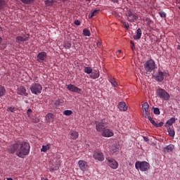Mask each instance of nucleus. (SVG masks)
I'll use <instances>...</instances> for the list:
<instances>
[{"label":"nucleus","mask_w":180,"mask_h":180,"mask_svg":"<svg viewBox=\"0 0 180 180\" xmlns=\"http://www.w3.org/2000/svg\"><path fill=\"white\" fill-rule=\"evenodd\" d=\"M11 154H15L20 158H25L30 153V145L27 142H15L8 148Z\"/></svg>","instance_id":"obj_1"},{"label":"nucleus","mask_w":180,"mask_h":180,"mask_svg":"<svg viewBox=\"0 0 180 180\" xmlns=\"http://www.w3.org/2000/svg\"><path fill=\"white\" fill-rule=\"evenodd\" d=\"M150 163L146 161H138L135 163V168L136 169H140L141 172H147L148 169H150Z\"/></svg>","instance_id":"obj_2"},{"label":"nucleus","mask_w":180,"mask_h":180,"mask_svg":"<svg viewBox=\"0 0 180 180\" xmlns=\"http://www.w3.org/2000/svg\"><path fill=\"white\" fill-rule=\"evenodd\" d=\"M145 71L146 74H150L152 71H154L157 68V65L153 59L147 60L144 65Z\"/></svg>","instance_id":"obj_3"},{"label":"nucleus","mask_w":180,"mask_h":180,"mask_svg":"<svg viewBox=\"0 0 180 180\" xmlns=\"http://www.w3.org/2000/svg\"><path fill=\"white\" fill-rule=\"evenodd\" d=\"M157 96L160 99H162V101H169L171 96H169V94L165 91L164 89L159 88L156 91Z\"/></svg>","instance_id":"obj_4"},{"label":"nucleus","mask_w":180,"mask_h":180,"mask_svg":"<svg viewBox=\"0 0 180 180\" xmlns=\"http://www.w3.org/2000/svg\"><path fill=\"white\" fill-rule=\"evenodd\" d=\"M30 89L33 95H40L41 91H43V86L39 83H33L31 84Z\"/></svg>","instance_id":"obj_5"},{"label":"nucleus","mask_w":180,"mask_h":180,"mask_svg":"<svg viewBox=\"0 0 180 180\" xmlns=\"http://www.w3.org/2000/svg\"><path fill=\"white\" fill-rule=\"evenodd\" d=\"M106 129V122L102 120L101 122H96V131L102 133Z\"/></svg>","instance_id":"obj_6"},{"label":"nucleus","mask_w":180,"mask_h":180,"mask_svg":"<svg viewBox=\"0 0 180 180\" xmlns=\"http://www.w3.org/2000/svg\"><path fill=\"white\" fill-rule=\"evenodd\" d=\"M127 17L128 22H130L131 23H133V22H136V20L139 19V16H137V14L131 11H128L127 13Z\"/></svg>","instance_id":"obj_7"},{"label":"nucleus","mask_w":180,"mask_h":180,"mask_svg":"<svg viewBox=\"0 0 180 180\" xmlns=\"http://www.w3.org/2000/svg\"><path fill=\"white\" fill-rule=\"evenodd\" d=\"M106 161L108 165H109L110 168H112V169H117V167H119V163L112 158H106Z\"/></svg>","instance_id":"obj_8"},{"label":"nucleus","mask_w":180,"mask_h":180,"mask_svg":"<svg viewBox=\"0 0 180 180\" xmlns=\"http://www.w3.org/2000/svg\"><path fill=\"white\" fill-rule=\"evenodd\" d=\"M30 35L26 34L23 36H18L15 38V42L18 44H23L25 41H27L29 40Z\"/></svg>","instance_id":"obj_9"},{"label":"nucleus","mask_w":180,"mask_h":180,"mask_svg":"<svg viewBox=\"0 0 180 180\" xmlns=\"http://www.w3.org/2000/svg\"><path fill=\"white\" fill-rule=\"evenodd\" d=\"M101 135L103 137H113L114 133L113 131L110 129L105 128L102 132Z\"/></svg>","instance_id":"obj_10"},{"label":"nucleus","mask_w":180,"mask_h":180,"mask_svg":"<svg viewBox=\"0 0 180 180\" xmlns=\"http://www.w3.org/2000/svg\"><path fill=\"white\" fill-rule=\"evenodd\" d=\"M79 167L81 169V171H87L89 166L88 162H85V160H79L78 162Z\"/></svg>","instance_id":"obj_11"},{"label":"nucleus","mask_w":180,"mask_h":180,"mask_svg":"<svg viewBox=\"0 0 180 180\" xmlns=\"http://www.w3.org/2000/svg\"><path fill=\"white\" fill-rule=\"evenodd\" d=\"M38 63H43L47 58V53L42 51L38 53L37 56Z\"/></svg>","instance_id":"obj_12"},{"label":"nucleus","mask_w":180,"mask_h":180,"mask_svg":"<svg viewBox=\"0 0 180 180\" xmlns=\"http://www.w3.org/2000/svg\"><path fill=\"white\" fill-rule=\"evenodd\" d=\"M165 74H167V73L159 71L153 77H155V81H158V82H162V81H164V77H165Z\"/></svg>","instance_id":"obj_13"},{"label":"nucleus","mask_w":180,"mask_h":180,"mask_svg":"<svg viewBox=\"0 0 180 180\" xmlns=\"http://www.w3.org/2000/svg\"><path fill=\"white\" fill-rule=\"evenodd\" d=\"M67 89L71 92H76L77 94H81L82 91L81 89L77 87V86L74 84L68 85Z\"/></svg>","instance_id":"obj_14"},{"label":"nucleus","mask_w":180,"mask_h":180,"mask_svg":"<svg viewBox=\"0 0 180 180\" xmlns=\"http://www.w3.org/2000/svg\"><path fill=\"white\" fill-rule=\"evenodd\" d=\"M93 157L97 161H103V160H105V157L103 156V153L102 152L94 153Z\"/></svg>","instance_id":"obj_15"},{"label":"nucleus","mask_w":180,"mask_h":180,"mask_svg":"<svg viewBox=\"0 0 180 180\" xmlns=\"http://www.w3.org/2000/svg\"><path fill=\"white\" fill-rule=\"evenodd\" d=\"M17 94L18 95H21L24 96H27V95H29L27 92H26V88H25V86H20V87L18 88L17 89Z\"/></svg>","instance_id":"obj_16"},{"label":"nucleus","mask_w":180,"mask_h":180,"mask_svg":"<svg viewBox=\"0 0 180 180\" xmlns=\"http://www.w3.org/2000/svg\"><path fill=\"white\" fill-rule=\"evenodd\" d=\"M174 148H175V146L174 145L169 144L167 146L164 148L163 151L165 153H172Z\"/></svg>","instance_id":"obj_17"},{"label":"nucleus","mask_w":180,"mask_h":180,"mask_svg":"<svg viewBox=\"0 0 180 180\" xmlns=\"http://www.w3.org/2000/svg\"><path fill=\"white\" fill-rule=\"evenodd\" d=\"M118 108L121 112H126L127 110V105H126V103L120 102L118 105Z\"/></svg>","instance_id":"obj_18"},{"label":"nucleus","mask_w":180,"mask_h":180,"mask_svg":"<svg viewBox=\"0 0 180 180\" xmlns=\"http://www.w3.org/2000/svg\"><path fill=\"white\" fill-rule=\"evenodd\" d=\"M141 34H143V31L139 28L136 30V34L134 36V40H140L141 39Z\"/></svg>","instance_id":"obj_19"},{"label":"nucleus","mask_w":180,"mask_h":180,"mask_svg":"<svg viewBox=\"0 0 180 180\" xmlns=\"http://www.w3.org/2000/svg\"><path fill=\"white\" fill-rule=\"evenodd\" d=\"M90 78H92V79H96L97 78H99V70H94L91 75H90Z\"/></svg>","instance_id":"obj_20"},{"label":"nucleus","mask_w":180,"mask_h":180,"mask_svg":"<svg viewBox=\"0 0 180 180\" xmlns=\"http://www.w3.org/2000/svg\"><path fill=\"white\" fill-rule=\"evenodd\" d=\"M120 151V146L117 144H113L111 147V153L115 154V153H119Z\"/></svg>","instance_id":"obj_21"},{"label":"nucleus","mask_w":180,"mask_h":180,"mask_svg":"<svg viewBox=\"0 0 180 180\" xmlns=\"http://www.w3.org/2000/svg\"><path fill=\"white\" fill-rule=\"evenodd\" d=\"M78 136H79V134L75 131L70 132V139H72V140H77L78 139Z\"/></svg>","instance_id":"obj_22"},{"label":"nucleus","mask_w":180,"mask_h":180,"mask_svg":"<svg viewBox=\"0 0 180 180\" xmlns=\"http://www.w3.org/2000/svg\"><path fill=\"white\" fill-rule=\"evenodd\" d=\"M108 81L109 82H110L112 86H115V87L117 86V82H116V79H115V77H108Z\"/></svg>","instance_id":"obj_23"},{"label":"nucleus","mask_w":180,"mask_h":180,"mask_svg":"<svg viewBox=\"0 0 180 180\" xmlns=\"http://www.w3.org/2000/svg\"><path fill=\"white\" fill-rule=\"evenodd\" d=\"M51 145L50 143H48L46 146H42V148L41 149V153H47L49 150H50Z\"/></svg>","instance_id":"obj_24"},{"label":"nucleus","mask_w":180,"mask_h":180,"mask_svg":"<svg viewBox=\"0 0 180 180\" xmlns=\"http://www.w3.org/2000/svg\"><path fill=\"white\" fill-rule=\"evenodd\" d=\"M6 1V0H0V11L2 9H5L7 6Z\"/></svg>","instance_id":"obj_25"},{"label":"nucleus","mask_w":180,"mask_h":180,"mask_svg":"<svg viewBox=\"0 0 180 180\" xmlns=\"http://www.w3.org/2000/svg\"><path fill=\"white\" fill-rule=\"evenodd\" d=\"M167 131H168L169 136H170V137H174L175 136V130H174V128L169 127L167 129Z\"/></svg>","instance_id":"obj_26"},{"label":"nucleus","mask_w":180,"mask_h":180,"mask_svg":"<svg viewBox=\"0 0 180 180\" xmlns=\"http://www.w3.org/2000/svg\"><path fill=\"white\" fill-rule=\"evenodd\" d=\"M54 119V115H53V113L49 112L46 115V120L48 122H52V120Z\"/></svg>","instance_id":"obj_27"},{"label":"nucleus","mask_w":180,"mask_h":180,"mask_svg":"<svg viewBox=\"0 0 180 180\" xmlns=\"http://www.w3.org/2000/svg\"><path fill=\"white\" fill-rule=\"evenodd\" d=\"M98 13H99V10H94L93 12L89 14V18L92 19V18H94V16H96Z\"/></svg>","instance_id":"obj_28"},{"label":"nucleus","mask_w":180,"mask_h":180,"mask_svg":"<svg viewBox=\"0 0 180 180\" xmlns=\"http://www.w3.org/2000/svg\"><path fill=\"white\" fill-rule=\"evenodd\" d=\"M93 71H94V70L91 67H85L84 69V72L86 74H92Z\"/></svg>","instance_id":"obj_29"},{"label":"nucleus","mask_w":180,"mask_h":180,"mask_svg":"<svg viewBox=\"0 0 180 180\" xmlns=\"http://www.w3.org/2000/svg\"><path fill=\"white\" fill-rule=\"evenodd\" d=\"M5 94H6V89H5V87L0 86V98L4 96Z\"/></svg>","instance_id":"obj_30"},{"label":"nucleus","mask_w":180,"mask_h":180,"mask_svg":"<svg viewBox=\"0 0 180 180\" xmlns=\"http://www.w3.org/2000/svg\"><path fill=\"white\" fill-rule=\"evenodd\" d=\"M150 108V105H148V103L146 102L142 105V110L143 112L148 111Z\"/></svg>","instance_id":"obj_31"},{"label":"nucleus","mask_w":180,"mask_h":180,"mask_svg":"<svg viewBox=\"0 0 180 180\" xmlns=\"http://www.w3.org/2000/svg\"><path fill=\"white\" fill-rule=\"evenodd\" d=\"M175 123V117H172L167 122H166V124H168V126H172Z\"/></svg>","instance_id":"obj_32"},{"label":"nucleus","mask_w":180,"mask_h":180,"mask_svg":"<svg viewBox=\"0 0 180 180\" xmlns=\"http://www.w3.org/2000/svg\"><path fill=\"white\" fill-rule=\"evenodd\" d=\"M71 46H72L71 42H70V41H65L63 44V47H65V49H71Z\"/></svg>","instance_id":"obj_33"},{"label":"nucleus","mask_w":180,"mask_h":180,"mask_svg":"<svg viewBox=\"0 0 180 180\" xmlns=\"http://www.w3.org/2000/svg\"><path fill=\"white\" fill-rule=\"evenodd\" d=\"M83 34H84V36L89 37V36H91V31H89V30H88V29H84L83 30Z\"/></svg>","instance_id":"obj_34"},{"label":"nucleus","mask_w":180,"mask_h":180,"mask_svg":"<svg viewBox=\"0 0 180 180\" xmlns=\"http://www.w3.org/2000/svg\"><path fill=\"white\" fill-rule=\"evenodd\" d=\"M22 4H25V5H29L34 2V0H20Z\"/></svg>","instance_id":"obj_35"},{"label":"nucleus","mask_w":180,"mask_h":180,"mask_svg":"<svg viewBox=\"0 0 180 180\" xmlns=\"http://www.w3.org/2000/svg\"><path fill=\"white\" fill-rule=\"evenodd\" d=\"M63 115H65V116H71V115H72V111L70 110H66L63 112Z\"/></svg>","instance_id":"obj_36"},{"label":"nucleus","mask_w":180,"mask_h":180,"mask_svg":"<svg viewBox=\"0 0 180 180\" xmlns=\"http://www.w3.org/2000/svg\"><path fill=\"white\" fill-rule=\"evenodd\" d=\"M45 4L46 5V6H51V5H53V0L45 1Z\"/></svg>","instance_id":"obj_37"},{"label":"nucleus","mask_w":180,"mask_h":180,"mask_svg":"<svg viewBox=\"0 0 180 180\" xmlns=\"http://www.w3.org/2000/svg\"><path fill=\"white\" fill-rule=\"evenodd\" d=\"M143 115L144 116V117H146L147 119V117H148L150 116V111H143Z\"/></svg>","instance_id":"obj_38"},{"label":"nucleus","mask_w":180,"mask_h":180,"mask_svg":"<svg viewBox=\"0 0 180 180\" xmlns=\"http://www.w3.org/2000/svg\"><path fill=\"white\" fill-rule=\"evenodd\" d=\"M122 25L127 30L130 28V25H129V22H122Z\"/></svg>","instance_id":"obj_39"},{"label":"nucleus","mask_w":180,"mask_h":180,"mask_svg":"<svg viewBox=\"0 0 180 180\" xmlns=\"http://www.w3.org/2000/svg\"><path fill=\"white\" fill-rule=\"evenodd\" d=\"M58 168H59L58 166H56L54 167H50L49 171L51 172H54V171H57L58 169Z\"/></svg>","instance_id":"obj_40"},{"label":"nucleus","mask_w":180,"mask_h":180,"mask_svg":"<svg viewBox=\"0 0 180 180\" xmlns=\"http://www.w3.org/2000/svg\"><path fill=\"white\" fill-rule=\"evenodd\" d=\"M153 112H154L155 115H160V108H155L153 109Z\"/></svg>","instance_id":"obj_41"},{"label":"nucleus","mask_w":180,"mask_h":180,"mask_svg":"<svg viewBox=\"0 0 180 180\" xmlns=\"http://www.w3.org/2000/svg\"><path fill=\"white\" fill-rule=\"evenodd\" d=\"M56 103H58V105H64V100L58 99V101H56Z\"/></svg>","instance_id":"obj_42"},{"label":"nucleus","mask_w":180,"mask_h":180,"mask_svg":"<svg viewBox=\"0 0 180 180\" xmlns=\"http://www.w3.org/2000/svg\"><path fill=\"white\" fill-rule=\"evenodd\" d=\"M162 126H164V122H160L159 123H156V125L155 126V127H162Z\"/></svg>","instance_id":"obj_43"},{"label":"nucleus","mask_w":180,"mask_h":180,"mask_svg":"<svg viewBox=\"0 0 180 180\" xmlns=\"http://www.w3.org/2000/svg\"><path fill=\"white\" fill-rule=\"evenodd\" d=\"M159 14H160V18H165L167 16V14L164 11L159 13Z\"/></svg>","instance_id":"obj_44"},{"label":"nucleus","mask_w":180,"mask_h":180,"mask_svg":"<svg viewBox=\"0 0 180 180\" xmlns=\"http://www.w3.org/2000/svg\"><path fill=\"white\" fill-rule=\"evenodd\" d=\"M130 43L131 44V50H132V51H134V50H136V46L134 45V42H133V41H131Z\"/></svg>","instance_id":"obj_45"},{"label":"nucleus","mask_w":180,"mask_h":180,"mask_svg":"<svg viewBox=\"0 0 180 180\" xmlns=\"http://www.w3.org/2000/svg\"><path fill=\"white\" fill-rule=\"evenodd\" d=\"M7 110H9L10 112H15V110H16V108L8 107Z\"/></svg>","instance_id":"obj_46"},{"label":"nucleus","mask_w":180,"mask_h":180,"mask_svg":"<svg viewBox=\"0 0 180 180\" xmlns=\"http://www.w3.org/2000/svg\"><path fill=\"white\" fill-rule=\"evenodd\" d=\"M75 25H76V26H79V25H81V21L79 20H75Z\"/></svg>","instance_id":"obj_47"},{"label":"nucleus","mask_w":180,"mask_h":180,"mask_svg":"<svg viewBox=\"0 0 180 180\" xmlns=\"http://www.w3.org/2000/svg\"><path fill=\"white\" fill-rule=\"evenodd\" d=\"M27 116H30V115H32V109H28L27 111Z\"/></svg>","instance_id":"obj_48"},{"label":"nucleus","mask_w":180,"mask_h":180,"mask_svg":"<svg viewBox=\"0 0 180 180\" xmlns=\"http://www.w3.org/2000/svg\"><path fill=\"white\" fill-rule=\"evenodd\" d=\"M143 141L147 143V142L150 141V139H148V138H147V136H143Z\"/></svg>","instance_id":"obj_49"},{"label":"nucleus","mask_w":180,"mask_h":180,"mask_svg":"<svg viewBox=\"0 0 180 180\" xmlns=\"http://www.w3.org/2000/svg\"><path fill=\"white\" fill-rule=\"evenodd\" d=\"M150 123H151L153 126H155V125L157 124V123H155V121L154 120H152L150 121Z\"/></svg>","instance_id":"obj_50"},{"label":"nucleus","mask_w":180,"mask_h":180,"mask_svg":"<svg viewBox=\"0 0 180 180\" xmlns=\"http://www.w3.org/2000/svg\"><path fill=\"white\" fill-rule=\"evenodd\" d=\"M96 44H97V47H101V46H102V43L99 41L97 42Z\"/></svg>","instance_id":"obj_51"},{"label":"nucleus","mask_w":180,"mask_h":180,"mask_svg":"<svg viewBox=\"0 0 180 180\" xmlns=\"http://www.w3.org/2000/svg\"><path fill=\"white\" fill-rule=\"evenodd\" d=\"M146 119H148V120L150 122H151V120H153V117H151V116H150V115L148 117H146Z\"/></svg>","instance_id":"obj_52"},{"label":"nucleus","mask_w":180,"mask_h":180,"mask_svg":"<svg viewBox=\"0 0 180 180\" xmlns=\"http://www.w3.org/2000/svg\"><path fill=\"white\" fill-rule=\"evenodd\" d=\"M117 53H119V54H120L122 53V50H118Z\"/></svg>","instance_id":"obj_53"},{"label":"nucleus","mask_w":180,"mask_h":180,"mask_svg":"<svg viewBox=\"0 0 180 180\" xmlns=\"http://www.w3.org/2000/svg\"><path fill=\"white\" fill-rule=\"evenodd\" d=\"M2 43V38L0 37V44Z\"/></svg>","instance_id":"obj_54"},{"label":"nucleus","mask_w":180,"mask_h":180,"mask_svg":"<svg viewBox=\"0 0 180 180\" xmlns=\"http://www.w3.org/2000/svg\"><path fill=\"white\" fill-rule=\"evenodd\" d=\"M7 180H13V178H7Z\"/></svg>","instance_id":"obj_55"},{"label":"nucleus","mask_w":180,"mask_h":180,"mask_svg":"<svg viewBox=\"0 0 180 180\" xmlns=\"http://www.w3.org/2000/svg\"><path fill=\"white\" fill-rule=\"evenodd\" d=\"M41 180H49V179L41 178Z\"/></svg>","instance_id":"obj_56"},{"label":"nucleus","mask_w":180,"mask_h":180,"mask_svg":"<svg viewBox=\"0 0 180 180\" xmlns=\"http://www.w3.org/2000/svg\"><path fill=\"white\" fill-rule=\"evenodd\" d=\"M0 32H2V27H0Z\"/></svg>","instance_id":"obj_57"},{"label":"nucleus","mask_w":180,"mask_h":180,"mask_svg":"<svg viewBox=\"0 0 180 180\" xmlns=\"http://www.w3.org/2000/svg\"><path fill=\"white\" fill-rule=\"evenodd\" d=\"M115 1V2H117L119 0H114Z\"/></svg>","instance_id":"obj_58"},{"label":"nucleus","mask_w":180,"mask_h":180,"mask_svg":"<svg viewBox=\"0 0 180 180\" xmlns=\"http://www.w3.org/2000/svg\"><path fill=\"white\" fill-rule=\"evenodd\" d=\"M86 1H88L89 2H91V0H86Z\"/></svg>","instance_id":"obj_59"}]
</instances>
